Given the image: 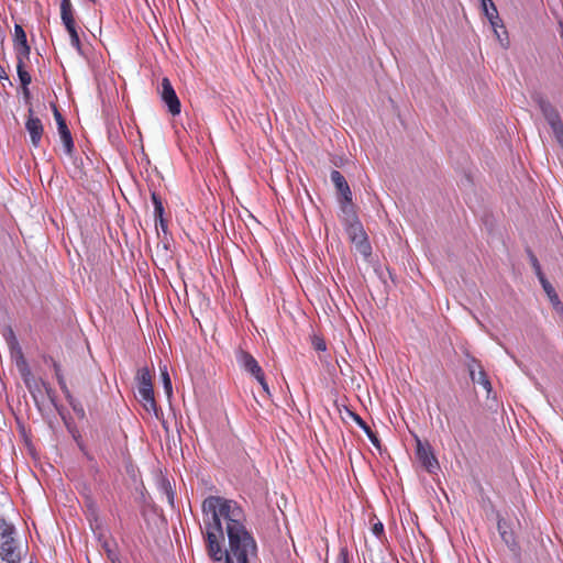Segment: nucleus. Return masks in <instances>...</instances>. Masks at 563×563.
Instances as JSON below:
<instances>
[{"label":"nucleus","instance_id":"b1692460","mask_svg":"<svg viewBox=\"0 0 563 563\" xmlns=\"http://www.w3.org/2000/svg\"><path fill=\"white\" fill-rule=\"evenodd\" d=\"M70 12H73L70 0H62V2H60V15L62 14H66V13H70Z\"/></svg>","mask_w":563,"mask_h":563},{"label":"nucleus","instance_id":"1a4fd4ad","mask_svg":"<svg viewBox=\"0 0 563 563\" xmlns=\"http://www.w3.org/2000/svg\"><path fill=\"white\" fill-rule=\"evenodd\" d=\"M238 362L239 364L251 375L254 377L258 376L263 373L261 366L258 365L257 361L247 352L240 350L238 352Z\"/></svg>","mask_w":563,"mask_h":563},{"label":"nucleus","instance_id":"ddd939ff","mask_svg":"<svg viewBox=\"0 0 563 563\" xmlns=\"http://www.w3.org/2000/svg\"><path fill=\"white\" fill-rule=\"evenodd\" d=\"M18 64L24 65V60L29 58L30 55V46L27 44L14 45Z\"/></svg>","mask_w":563,"mask_h":563},{"label":"nucleus","instance_id":"5701e85b","mask_svg":"<svg viewBox=\"0 0 563 563\" xmlns=\"http://www.w3.org/2000/svg\"><path fill=\"white\" fill-rule=\"evenodd\" d=\"M529 257H530V262H531V265H532V267H533V269H534L536 274H537L538 276H541V275H542V271H541V266H540V264H539V262H538V258H537V257H536V255H534L533 253H531V252L529 253Z\"/></svg>","mask_w":563,"mask_h":563},{"label":"nucleus","instance_id":"7c9ffc66","mask_svg":"<svg viewBox=\"0 0 563 563\" xmlns=\"http://www.w3.org/2000/svg\"><path fill=\"white\" fill-rule=\"evenodd\" d=\"M166 495H167L168 503L170 505H173V495L168 490L166 492Z\"/></svg>","mask_w":563,"mask_h":563},{"label":"nucleus","instance_id":"f257e3e1","mask_svg":"<svg viewBox=\"0 0 563 563\" xmlns=\"http://www.w3.org/2000/svg\"><path fill=\"white\" fill-rule=\"evenodd\" d=\"M201 508L209 556L217 563H253L257 547L242 507L235 500L209 496Z\"/></svg>","mask_w":563,"mask_h":563},{"label":"nucleus","instance_id":"a211bd4d","mask_svg":"<svg viewBox=\"0 0 563 563\" xmlns=\"http://www.w3.org/2000/svg\"><path fill=\"white\" fill-rule=\"evenodd\" d=\"M27 44L26 34L21 25L15 24L14 26V45Z\"/></svg>","mask_w":563,"mask_h":563},{"label":"nucleus","instance_id":"393cba45","mask_svg":"<svg viewBox=\"0 0 563 563\" xmlns=\"http://www.w3.org/2000/svg\"><path fill=\"white\" fill-rule=\"evenodd\" d=\"M256 380L261 384V386L263 387V390L269 395V388H268V385L265 380V377H264V373L260 374L258 376L255 377Z\"/></svg>","mask_w":563,"mask_h":563},{"label":"nucleus","instance_id":"dca6fc26","mask_svg":"<svg viewBox=\"0 0 563 563\" xmlns=\"http://www.w3.org/2000/svg\"><path fill=\"white\" fill-rule=\"evenodd\" d=\"M539 279H540V283L542 284V287L544 289V291L548 294L549 298L551 299V301H555V302H559V298H558V295L554 290V288L552 287V285L545 279V277L543 276V274L541 276H538Z\"/></svg>","mask_w":563,"mask_h":563},{"label":"nucleus","instance_id":"20e7f679","mask_svg":"<svg viewBox=\"0 0 563 563\" xmlns=\"http://www.w3.org/2000/svg\"><path fill=\"white\" fill-rule=\"evenodd\" d=\"M416 439V454L421 465L429 472L435 473L439 470V462L428 442H422L418 437Z\"/></svg>","mask_w":563,"mask_h":563},{"label":"nucleus","instance_id":"c85d7f7f","mask_svg":"<svg viewBox=\"0 0 563 563\" xmlns=\"http://www.w3.org/2000/svg\"><path fill=\"white\" fill-rule=\"evenodd\" d=\"M23 95L26 99L30 98V90H29V87L27 86H23Z\"/></svg>","mask_w":563,"mask_h":563},{"label":"nucleus","instance_id":"4be33fe9","mask_svg":"<svg viewBox=\"0 0 563 563\" xmlns=\"http://www.w3.org/2000/svg\"><path fill=\"white\" fill-rule=\"evenodd\" d=\"M349 415L353 418V420L366 432H369L371 428L365 423V421L356 413L349 411Z\"/></svg>","mask_w":563,"mask_h":563},{"label":"nucleus","instance_id":"4468645a","mask_svg":"<svg viewBox=\"0 0 563 563\" xmlns=\"http://www.w3.org/2000/svg\"><path fill=\"white\" fill-rule=\"evenodd\" d=\"M481 2H482L483 12L486 15V18L488 20H493V18L497 19L498 12H497V9H496L494 2L492 0H489V1L481 0Z\"/></svg>","mask_w":563,"mask_h":563},{"label":"nucleus","instance_id":"2f4dec72","mask_svg":"<svg viewBox=\"0 0 563 563\" xmlns=\"http://www.w3.org/2000/svg\"><path fill=\"white\" fill-rule=\"evenodd\" d=\"M501 537L504 538L505 541L508 542V539L506 538V532H501Z\"/></svg>","mask_w":563,"mask_h":563},{"label":"nucleus","instance_id":"6e6552de","mask_svg":"<svg viewBox=\"0 0 563 563\" xmlns=\"http://www.w3.org/2000/svg\"><path fill=\"white\" fill-rule=\"evenodd\" d=\"M25 129L30 134L32 145L34 147L40 146L44 128L41 120L33 117L32 108L29 109V118L25 122Z\"/></svg>","mask_w":563,"mask_h":563},{"label":"nucleus","instance_id":"473e14b6","mask_svg":"<svg viewBox=\"0 0 563 563\" xmlns=\"http://www.w3.org/2000/svg\"><path fill=\"white\" fill-rule=\"evenodd\" d=\"M342 563H346V561H345V560H343V562H342Z\"/></svg>","mask_w":563,"mask_h":563},{"label":"nucleus","instance_id":"bb28decb","mask_svg":"<svg viewBox=\"0 0 563 563\" xmlns=\"http://www.w3.org/2000/svg\"><path fill=\"white\" fill-rule=\"evenodd\" d=\"M373 532L374 534L376 536H380L384 531V526L382 522H376L374 526H373Z\"/></svg>","mask_w":563,"mask_h":563},{"label":"nucleus","instance_id":"f8f14e48","mask_svg":"<svg viewBox=\"0 0 563 563\" xmlns=\"http://www.w3.org/2000/svg\"><path fill=\"white\" fill-rule=\"evenodd\" d=\"M331 180L336 187L338 191L343 196L344 200L346 202H351L352 192L343 175L338 170H332Z\"/></svg>","mask_w":563,"mask_h":563},{"label":"nucleus","instance_id":"aec40b11","mask_svg":"<svg viewBox=\"0 0 563 563\" xmlns=\"http://www.w3.org/2000/svg\"><path fill=\"white\" fill-rule=\"evenodd\" d=\"M16 69L22 87L29 86L32 79L30 74L25 70L24 65H16Z\"/></svg>","mask_w":563,"mask_h":563},{"label":"nucleus","instance_id":"7ed1b4c3","mask_svg":"<svg viewBox=\"0 0 563 563\" xmlns=\"http://www.w3.org/2000/svg\"><path fill=\"white\" fill-rule=\"evenodd\" d=\"M140 401L147 412L157 415V406L154 398L152 376L147 367L140 368L136 375Z\"/></svg>","mask_w":563,"mask_h":563},{"label":"nucleus","instance_id":"c756f323","mask_svg":"<svg viewBox=\"0 0 563 563\" xmlns=\"http://www.w3.org/2000/svg\"><path fill=\"white\" fill-rule=\"evenodd\" d=\"M3 78H5V79L8 78L7 73H5L4 68L0 66V79H3Z\"/></svg>","mask_w":563,"mask_h":563},{"label":"nucleus","instance_id":"9b49d317","mask_svg":"<svg viewBox=\"0 0 563 563\" xmlns=\"http://www.w3.org/2000/svg\"><path fill=\"white\" fill-rule=\"evenodd\" d=\"M60 18H62V21H63L66 30L69 33L71 45L78 52H80L81 51V44H80L79 35H78L76 26H75V20H74L73 12L66 13V14H62Z\"/></svg>","mask_w":563,"mask_h":563},{"label":"nucleus","instance_id":"f03ea898","mask_svg":"<svg viewBox=\"0 0 563 563\" xmlns=\"http://www.w3.org/2000/svg\"><path fill=\"white\" fill-rule=\"evenodd\" d=\"M26 553L16 539L15 527L0 518V559L5 563H21Z\"/></svg>","mask_w":563,"mask_h":563},{"label":"nucleus","instance_id":"0eeeda50","mask_svg":"<svg viewBox=\"0 0 563 563\" xmlns=\"http://www.w3.org/2000/svg\"><path fill=\"white\" fill-rule=\"evenodd\" d=\"M470 377L473 383L479 384L488 394L492 391V384L482 365L473 357L467 362Z\"/></svg>","mask_w":563,"mask_h":563},{"label":"nucleus","instance_id":"f3484780","mask_svg":"<svg viewBox=\"0 0 563 563\" xmlns=\"http://www.w3.org/2000/svg\"><path fill=\"white\" fill-rule=\"evenodd\" d=\"M161 376H162V380L164 384V389H165L167 396L170 397L172 393H173V388H172V382H170V377H169L166 366L161 367Z\"/></svg>","mask_w":563,"mask_h":563},{"label":"nucleus","instance_id":"39448f33","mask_svg":"<svg viewBox=\"0 0 563 563\" xmlns=\"http://www.w3.org/2000/svg\"><path fill=\"white\" fill-rule=\"evenodd\" d=\"M349 236L355 245V249L364 257H368L372 252V247L367 241V236L360 222L352 223L347 229Z\"/></svg>","mask_w":563,"mask_h":563},{"label":"nucleus","instance_id":"6ab92c4d","mask_svg":"<svg viewBox=\"0 0 563 563\" xmlns=\"http://www.w3.org/2000/svg\"><path fill=\"white\" fill-rule=\"evenodd\" d=\"M488 21H489V23H490V25H492V27L494 30V33H495L496 37L498 38L500 44L506 47L507 43L506 44L504 43V38L501 37V34L498 31V27H503L501 20L499 18V15L497 14V19L493 18V20H488Z\"/></svg>","mask_w":563,"mask_h":563},{"label":"nucleus","instance_id":"423d86ee","mask_svg":"<svg viewBox=\"0 0 563 563\" xmlns=\"http://www.w3.org/2000/svg\"><path fill=\"white\" fill-rule=\"evenodd\" d=\"M159 95L173 115L180 113V101L168 78L162 79Z\"/></svg>","mask_w":563,"mask_h":563},{"label":"nucleus","instance_id":"9d476101","mask_svg":"<svg viewBox=\"0 0 563 563\" xmlns=\"http://www.w3.org/2000/svg\"><path fill=\"white\" fill-rule=\"evenodd\" d=\"M54 117L58 125V132L64 144L65 151L66 153L70 154L74 146L71 135L66 125L65 120L63 119L62 114L58 112L56 108H54Z\"/></svg>","mask_w":563,"mask_h":563},{"label":"nucleus","instance_id":"cd10ccee","mask_svg":"<svg viewBox=\"0 0 563 563\" xmlns=\"http://www.w3.org/2000/svg\"><path fill=\"white\" fill-rule=\"evenodd\" d=\"M316 349H317V350H320V351L325 350V344H324V342H323V341H319V342H317V343H316Z\"/></svg>","mask_w":563,"mask_h":563},{"label":"nucleus","instance_id":"412c9836","mask_svg":"<svg viewBox=\"0 0 563 563\" xmlns=\"http://www.w3.org/2000/svg\"><path fill=\"white\" fill-rule=\"evenodd\" d=\"M54 369H55V374H56L58 384L60 385L64 393L68 394V389H67L65 379H64L63 375L60 374V367L57 363H54Z\"/></svg>","mask_w":563,"mask_h":563},{"label":"nucleus","instance_id":"2eb2a0df","mask_svg":"<svg viewBox=\"0 0 563 563\" xmlns=\"http://www.w3.org/2000/svg\"><path fill=\"white\" fill-rule=\"evenodd\" d=\"M152 200H153V203H154L155 217H156V219H159L161 225H162V228H164V220H163L164 208H163V203H162L159 197L155 192L152 194Z\"/></svg>","mask_w":563,"mask_h":563},{"label":"nucleus","instance_id":"a878e982","mask_svg":"<svg viewBox=\"0 0 563 563\" xmlns=\"http://www.w3.org/2000/svg\"><path fill=\"white\" fill-rule=\"evenodd\" d=\"M366 434H367L368 439L371 440V442L373 443V445H375L377 449H379L380 448L379 440L376 437V434L372 430H369V432H366Z\"/></svg>","mask_w":563,"mask_h":563}]
</instances>
